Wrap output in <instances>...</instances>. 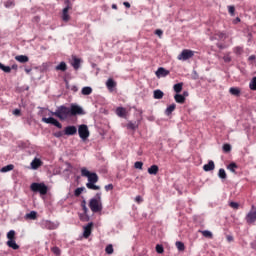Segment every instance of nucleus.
<instances>
[{
  "mask_svg": "<svg viewBox=\"0 0 256 256\" xmlns=\"http://www.w3.org/2000/svg\"><path fill=\"white\" fill-rule=\"evenodd\" d=\"M148 173L149 175H157L159 173V166L157 165H152L148 168Z\"/></svg>",
  "mask_w": 256,
  "mask_h": 256,
  "instance_id": "412c9836",
  "label": "nucleus"
},
{
  "mask_svg": "<svg viewBox=\"0 0 256 256\" xmlns=\"http://www.w3.org/2000/svg\"><path fill=\"white\" fill-rule=\"evenodd\" d=\"M245 220L248 223V225H252V223H255V221H256V207L255 206H252L251 210L246 215Z\"/></svg>",
  "mask_w": 256,
  "mask_h": 256,
  "instance_id": "0eeeda50",
  "label": "nucleus"
},
{
  "mask_svg": "<svg viewBox=\"0 0 256 256\" xmlns=\"http://www.w3.org/2000/svg\"><path fill=\"white\" fill-rule=\"evenodd\" d=\"M16 61H18L19 63H27L29 61V57L25 56V55H19L15 57Z\"/></svg>",
  "mask_w": 256,
  "mask_h": 256,
  "instance_id": "393cba45",
  "label": "nucleus"
},
{
  "mask_svg": "<svg viewBox=\"0 0 256 256\" xmlns=\"http://www.w3.org/2000/svg\"><path fill=\"white\" fill-rule=\"evenodd\" d=\"M195 55V51L184 49L179 55L178 59L179 61H187L188 59H191Z\"/></svg>",
  "mask_w": 256,
  "mask_h": 256,
  "instance_id": "423d86ee",
  "label": "nucleus"
},
{
  "mask_svg": "<svg viewBox=\"0 0 256 256\" xmlns=\"http://www.w3.org/2000/svg\"><path fill=\"white\" fill-rule=\"evenodd\" d=\"M11 249L17 250L19 249V246L17 245V242L15 240H8L6 243Z\"/></svg>",
  "mask_w": 256,
  "mask_h": 256,
  "instance_id": "c85d7f7f",
  "label": "nucleus"
},
{
  "mask_svg": "<svg viewBox=\"0 0 256 256\" xmlns=\"http://www.w3.org/2000/svg\"><path fill=\"white\" fill-rule=\"evenodd\" d=\"M65 135H77V127L75 126H67L64 129Z\"/></svg>",
  "mask_w": 256,
  "mask_h": 256,
  "instance_id": "dca6fc26",
  "label": "nucleus"
},
{
  "mask_svg": "<svg viewBox=\"0 0 256 256\" xmlns=\"http://www.w3.org/2000/svg\"><path fill=\"white\" fill-rule=\"evenodd\" d=\"M51 251L52 253H54V255H57V256L61 255V249H59V247L57 246L52 247Z\"/></svg>",
  "mask_w": 256,
  "mask_h": 256,
  "instance_id": "ea45409f",
  "label": "nucleus"
},
{
  "mask_svg": "<svg viewBox=\"0 0 256 256\" xmlns=\"http://www.w3.org/2000/svg\"><path fill=\"white\" fill-rule=\"evenodd\" d=\"M141 201H143V198L141 196H136L135 202L136 203H141Z\"/></svg>",
  "mask_w": 256,
  "mask_h": 256,
  "instance_id": "13d9d810",
  "label": "nucleus"
},
{
  "mask_svg": "<svg viewBox=\"0 0 256 256\" xmlns=\"http://www.w3.org/2000/svg\"><path fill=\"white\" fill-rule=\"evenodd\" d=\"M41 165H43V161H41V159L39 158H34L30 164L31 169H33L34 171H37V169L41 167Z\"/></svg>",
  "mask_w": 256,
  "mask_h": 256,
  "instance_id": "f8f14e48",
  "label": "nucleus"
},
{
  "mask_svg": "<svg viewBox=\"0 0 256 256\" xmlns=\"http://www.w3.org/2000/svg\"><path fill=\"white\" fill-rule=\"evenodd\" d=\"M74 69L77 71V69H79V65H74Z\"/></svg>",
  "mask_w": 256,
  "mask_h": 256,
  "instance_id": "0e129e2a",
  "label": "nucleus"
},
{
  "mask_svg": "<svg viewBox=\"0 0 256 256\" xmlns=\"http://www.w3.org/2000/svg\"><path fill=\"white\" fill-rule=\"evenodd\" d=\"M187 95H188L187 92H184V93H183V96H184V97H187Z\"/></svg>",
  "mask_w": 256,
  "mask_h": 256,
  "instance_id": "774afa93",
  "label": "nucleus"
},
{
  "mask_svg": "<svg viewBox=\"0 0 256 256\" xmlns=\"http://www.w3.org/2000/svg\"><path fill=\"white\" fill-rule=\"evenodd\" d=\"M165 94L160 89L154 90L153 97L154 99H163Z\"/></svg>",
  "mask_w": 256,
  "mask_h": 256,
  "instance_id": "5701e85b",
  "label": "nucleus"
},
{
  "mask_svg": "<svg viewBox=\"0 0 256 256\" xmlns=\"http://www.w3.org/2000/svg\"><path fill=\"white\" fill-rule=\"evenodd\" d=\"M75 115H83V108H81L79 105L72 104L70 107V117Z\"/></svg>",
  "mask_w": 256,
  "mask_h": 256,
  "instance_id": "1a4fd4ad",
  "label": "nucleus"
},
{
  "mask_svg": "<svg viewBox=\"0 0 256 256\" xmlns=\"http://www.w3.org/2000/svg\"><path fill=\"white\" fill-rule=\"evenodd\" d=\"M83 191H85V188H84V187L77 188V189L74 191L75 197H79V195H81V193H83Z\"/></svg>",
  "mask_w": 256,
  "mask_h": 256,
  "instance_id": "a19ab883",
  "label": "nucleus"
},
{
  "mask_svg": "<svg viewBox=\"0 0 256 256\" xmlns=\"http://www.w3.org/2000/svg\"><path fill=\"white\" fill-rule=\"evenodd\" d=\"M234 53H235L236 55H241V54L243 53V47H241V46L235 47V48H234Z\"/></svg>",
  "mask_w": 256,
  "mask_h": 256,
  "instance_id": "37998d69",
  "label": "nucleus"
},
{
  "mask_svg": "<svg viewBox=\"0 0 256 256\" xmlns=\"http://www.w3.org/2000/svg\"><path fill=\"white\" fill-rule=\"evenodd\" d=\"M218 176L220 179H227V173L225 172V169H219Z\"/></svg>",
  "mask_w": 256,
  "mask_h": 256,
  "instance_id": "c9c22d12",
  "label": "nucleus"
},
{
  "mask_svg": "<svg viewBox=\"0 0 256 256\" xmlns=\"http://www.w3.org/2000/svg\"><path fill=\"white\" fill-rule=\"evenodd\" d=\"M226 239H227L228 243H231V242L233 241V236L228 235V236L226 237Z\"/></svg>",
  "mask_w": 256,
  "mask_h": 256,
  "instance_id": "052dcab7",
  "label": "nucleus"
},
{
  "mask_svg": "<svg viewBox=\"0 0 256 256\" xmlns=\"http://www.w3.org/2000/svg\"><path fill=\"white\" fill-rule=\"evenodd\" d=\"M13 115H21V110L20 109H15L13 110Z\"/></svg>",
  "mask_w": 256,
  "mask_h": 256,
  "instance_id": "4d7b16f0",
  "label": "nucleus"
},
{
  "mask_svg": "<svg viewBox=\"0 0 256 256\" xmlns=\"http://www.w3.org/2000/svg\"><path fill=\"white\" fill-rule=\"evenodd\" d=\"M7 239H8V241L15 240V230H10L7 233Z\"/></svg>",
  "mask_w": 256,
  "mask_h": 256,
  "instance_id": "e433bc0d",
  "label": "nucleus"
},
{
  "mask_svg": "<svg viewBox=\"0 0 256 256\" xmlns=\"http://www.w3.org/2000/svg\"><path fill=\"white\" fill-rule=\"evenodd\" d=\"M0 69H1V71H4V73H11L10 66L0 65Z\"/></svg>",
  "mask_w": 256,
  "mask_h": 256,
  "instance_id": "79ce46f5",
  "label": "nucleus"
},
{
  "mask_svg": "<svg viewBox=\"0 0 256 256\" xmlns=\"http://www.w3.org/2000/svg\"><path fill=\"white\" fill-rule=\"evenodd\" d=\"M44 227L46 229H49L50 231H53L59 228V222H52V221L46 220L44 221Z\"/></svg>",
  "mask_w": 256,
  "mask_h": 256,
  "instance_id": "9d476101",
  "label": "nucleus"
},
{
  "mask_svg": "<svg viewBox=\"0 0 256 256\" xmlns=\"http://www.w3.org/2000/svg\"><path fill=\"white\" fill-rule=\"evenodd\" d=\"M69 9H71V6H66L62 11V20L67 23L71 19V16H69Z\"/></svg>",
  "mask_w": 256,
  "mask_h": 256,
  "instance_id": "4468645a",
  "label": "nucleus"
},
{
  "mask_svg": "<svg viewBox=\"0 0 256 256\" xmlns=\"http://www.w3.org/2000/svg\"><path fill=\"white\" fill-rule=\"evenodd\" d=\"M59 65H67L65 62H60Z\"/></svg>",
  "mask_w": 256,
  "mask_h": 256,
  "instance_id": "338daca9",
  "label": "nucleus"
},
{
  "mask_svg": "<svg viewBox=\"0 0 256 256\" xmlns=\"http://www.w3.org/2000/svg\"><path fill=\"white\" fill-rule=\"evenodd\" d=\"M81 93L82 95H91V93H93V88L85 86L82 88Z\"/></svg>",
  "mask_w": 256,
  "mask_h": 256,
  "instance_id": "bb28decb",
  "label": "nucleus"
},
{
  "mask_svg": "<svg viewBox=\"0 0 256 256\" xmlns=\"http://www.w3.org/2000/svg\"><path fill=\"white\" fill-rule=\"evenodd\" d=\"M175 245H176L178 251H185V244L183 242L177 241L175 243Z\"/></svg>",
  "mask_w": 256,
  "mask_h": 256,
  "instance_id": "f704fd0d",
  "label": "nucleus"
},
{
  "mask_svg": "<svg viewBox=\"0 0 256 256\" xmlns=\"http://www.w3.org/2000/svg\"><path fill=\"white\" fill-rule=\"evenodd\" d=\"M25 219H30L32 221H35V219H37V212L36 211H31L30 213H27L25 215Z\"/></svg>",
  "mask_w": 256,
  "mask_h": 256,
  "instance_id": "a878e982",
  "label": "nucleus"
},
{
  "mask_svg": "<svg viewBox=\"0 0 256 256\" xmlns=\"http://www.w3.org/2000/svg\"><path fill=\"white\" fill-rule=\"evenodd\" d=\"M15 166L13 164L6 165L0 169V173H9V171H13Z\"/></svg>",
  "mask_w": 256,
  "mask_h": 256,
  "instance_id": "4be33fe9",
  "label": "nucleus"
},
{
  "mask_svg": "<svg viewBox=\"0 0 256 256\" xmlns=\"http://www.w3.org/2000/svg\"><path fill=\"white\" fill-rule=\"evenodd\" d=\"M139 121H129L126 125L127 129H130L131 131H137L139 129Z\"/></svg>",
  "mask_w": 256,
  "mask_h": 256,
  "instance_id": "f3484780",
  "label": "nucleus"
},
{
  "mask_svg": "<svg viewBox=\"0 0 256 256\" xmlns=\"http://www.w3.org/2000/svg\"><path fill=\"white\" fill-rule=\"evenodd\" d=\"M123 5L126 9H131V4L129 2H124Z\"/></svg>",
  "mask_w": 256,
  "mask_h": 256,
  "instance_id": "bf43d9fd",
  "label": "nucleus"
},
{
  "mask_svg": "<svg viewBox=\"0 0 256 256\" xmlns=\"http://www.w3.org/2000/svg\"><path fill=\"white\" fill-rule=\"evenodd\" d=\"M9 3H10V5H15V4H13V2H7L6 7H9Z\"/></svg>",
  "mask_w": 256,
  "mask_h": 256,
  "instance_id": "e2e57ef3",
  "label": "nucleus"
},
{
  "mask_svg": "<svg viewBox=\"0 0 256 256\" xmlns=\"http://www.w3.org/2000/svg\"><path fill=\"white\" fill-rule=\"evenodd\" d=\"M135 169H143V162L137 161L134 164Z\"/></svg>",
  "mask_w": 256,
  "mask_h": 256,
  "instance_id": "09e8293b",
  "label": "nucleus"
},
{
  "mask_svg": "<svg viewBox=\"0 0 256 256\" xmlns=\"http://www.w3.org/2000/svg\"><path fill=\"white\" fill-rule=\"evenodd\" d=\"M89 208L92 213H100V211H103V200L101 198V192L96 193V195L90 199Z\"/></svg>",
  "mask_w": 256,
  "mask_h": 256,
  "instance_id": "f257e3e1",
  "label": "nucleus"
},
{
  "mask_svg": "<svg viewBox=\"0 0 256 256\" xmlns=\"http://www.w3.org/2000/svg\"><path fill=\"white\" fill-rule=\"evenodd\" d=\"M229 206H230L232 209H239V203H237V202H230V203H229Z\"/></svg>",
  "mask_w": 256,
  "mask_h": 256,
  "instance_id": "8fccbe9b",
  "label": "nucleus"
},
{
  "mask_svg": "<svg viewBox=\"0 0 256 256\" xmlns=\"http://www.w3.org/2000/svg\"><path fill=\"white\" fill-rule=\"evenodd\" d=\"M81 175L82 177H87L88 183H97V181H99L97 173H91L87 168H81Z\"/></svg>",
  "mask_w": 256,
  "mask_h": 256,
  "instance_id": "20e7f679",
  "label": "nucleus"
},
{
  "mask_svg": "<svg viewBox=\"0 0 256 256\" xmlns=\"http://www.w3.org/2000/svg\"><path fill=\"white\" fill-rule=\"evenodd\" d=\"M231 151V145L230 144H224L223 145V152L224 153H229Z\"/></svg>",
  "mask_w": 256,
  "mask_h": 256,
  "instance_id": "49530a36",
  "label": "nucleus"
},
{
  "mask_svg": "<svg viewBox=\"0 0 256 256\" xmlns=\"http://www.w3.org/2000/svg\"><path fill=\"white\" fill-rule=\"evenodd\" d=\"M86 187L92 191H99V189H101V187L97 186L95 183H86Z\"/></svg>",
  "mask_w": 256,
  "mask_h": 256,
  "instance_id": "cd10ccee",
  "label": "nucleus"
},
{
  "mask_svg": "<svg viewBox=\"0 0 256 256\" xmlns=\"http://www.w3.org/2000/svg\"><path fill=\"white\" fill-rule=\"evenodd\" d=\"M78 135L82 141H87L89 139V127L85 124H81L78 126Z\"/></svg>",
  "mask_w": 256,
  "mask_h": 256,
  "instance_id": "39448f33",
  "label": "nucleus"
},
{
  "mask_svg": "<svg viewBox=\"0 0 256 256\" xmlns=\"http://www.w3.org/2000/svg\"><path fill=\"white\" fill-rule=\"evenodd\" d=\"M175 104H171L170 106H168L165 110L166 115H171V113H173V111H175Z\"/></svg>",
  "mask_w": 256,
  "mask_h": 256,
  "instance_id": "473e14b6",
  "label": "nucleus"
},
{
  "mask_svg": "<svg viewBox=\"0 0 256 256\" xmlns=\"http://www.w3.org/2000/svg\"><path fill=\"white\" fill-rule=\"evenodd\" d=\"M105 191H113V184H108L105 186Z\"/></svg>",
  "mask_w": 256,
  "mask_h": 256,
  "instance_id": "5fc2aeb1",
  "label": "nucleus"
},
{
  "mask_svg": "<svg viewBox=\"0 0 256 256\" xmlns=\"http://www.w3.org/2000/svg\"><path fill=\"white\" fill-rule=\"evenodd\" d=\"M106 87H107L108 91H113V89H115L117 87V82H115V80H113V78H109L106 81Z\"/></svg>",
  "mask_w": 256,
  "mask_h": 256,
  "instance_id": "2eb2a0df",
  "label": "nucleus"
},
{
  "mask_svg": "<svg viewBox=\"0 0 256 256\" xmlns=\"http://www.w3.org/2000/svg\"><path fill=\"white\" fill-rule=\"evenodd\" d=\"M91 229H93V222H90L86 226H84L83 236L85 237V239L91 236Z\"/></svg>",
  "mask_w": 256,
  "mask_h": 256,
  "instance_id": "9b49d317",
  "label": "nucleus"
},
{
  "mask_svg": "<svg viewBox=\"0 0 256 256\" xmlns=\"http://www.w3.org/2000/svg\"><path fill=\"white\" fill-rule=\"evenodd\" d=\"M43 123H47V125H54V127H57L58 129H62L63 125L60 124L59 120L49 117V118H42Z\"/></svg>",
  "mask_w": 256,
  "mask_h": 256,
  "instance_id": "6e6552de",
  "label": "nucleus"
},
{
  "mask_svg": "<svg viewBox=\"0 0 256 256\" xmlns=\"http://www.w3.org/2000/svg\"><path fill=\"white\" fill-rule=\"evenodd\" d=\"M229 93L230 95H234V97H239V95H241V89L238 87H231L229 89Z\"/></svg>",
  "mask_w": 256,
  "mask_h": 256,
  "instance_id": "aec40b11",
  "label": "nucleus"
},
{
  "mask_svg": "<svg viewBox=\"0 0 256 256\" xmlns=\"http://www.w3.org/2000/svg\"><path fill=\"white\" fill-rule=\"evenodd\" d=\"M174 99H175L176 103H180V104L185 103V97L181 94H176L174 96Z\"/></svg>",
  "mask_w": 256,
  "mask_h": 256,
  "instance_id": "c756f323",
  "label": "nucleus"
},
{
  "mask_svg": "<svg viewBox=\"0 0 256 256\" xmlns=\"http://www.w3.org/2000/svg\"><path fill=\"white\" fill-rule=\"evenodd\" d=\"M227 169L229 171H231V173H235V170L237 169V164H235L234 162L230 163L228 166H227Z\"/></svg>",
  "mask_w": 256,
  "mask_h": 256,
  "instance_id": "4c0bfd02",
  "label": "nucleus"
},
{
  "mask_svg": "<svg viewBox=\"0 0 256 256\" xmlns=\"http://www.w3.org/2000/svg\"><path fill=\"white\" fill-rule=\"evenodd\" d=\"M71 91H74V93H77L79 91V88H77V86H72Z\"/></svg>",
  "mask_w": 256,
  "mask_h": 256,
  "instance_id": "680f3d73",
  "label": "nucleus"
},
{
  "mask_svg": "<svg viewBox=\"0 0 256 256\" xmlns=\"http://www.w3.org/2000/svg\"><path fill=\"white\" fill-rule=\"evenodd\" d=\"M30 189L31 191H33L34 193H40V195H47V185H45V183H37L34 182L30 185Z\"/></svg>",
  "mask_w": 256,
  "mask_h": 256,
  "instance_id": "7ed1b4c3",
  "label": "nucleus"
},
{
  "mask_svg": "<svg viewBox=\"0 0 256 256\" xmlns=\"http://www.w3.org/2000/svg\"><path fill=\"white\" fill-rule=\"evenodd\" d=\"M192 79H199V74H197V71H193Z\"/></svg>",
  "mask_w": 256,
  "mask_h": 256,
  "instance_id": "6e6d98bb",
  "label": "nucleus"
},
{
  "mask_svg": "<svg viewBox=\"0 0 256 256\" xmlns=\"http://www.w3.org/2000/svg\"><path fill=\"white\" fill-rule=\"evenodd\" d=\"M163 251H164L163 246L157 244V245H156V252L159 253V254H161V253H163Z\"/></svg>",
  "mask_w": 256,
  "mask_h": 256,
  "instance_id": "603ef678",
  "label": "nucleus"
},
{
  "mask_svg": "<svg viewBox=\"0 0 256 256\" xmlns=\"http://www.w3.org/2000/svg\"><path fill=\"white\" fill-rule=\"evenodd\" d=\"M224 63H231V56L229 54L224 55Z\"/></svg>",
  "mask_w": 256,
  "mask_h": 256,
  "instance_id": "3c124183",
  "label": "nucleus"
},
{
  "mask_svg": "<svg viewBox=\"0 0 256 256\" xmlns=\"http://www.w3.org/2000/svg\"><path fill=\"white\" fill-rule=\"evenodd\" d=\"M229 14L234 17L235 16V6H228Z\"/></svg>",
  "mask_w": 256,
  "mask_h": 256,
  "instance_id": "a18cd8bd",
  "label": "nucleus"
},
{
  "mask_svg": "<svg viewBox=\"0 0 256 256\" xmlns=\"http://www.w3.org/2000/svg\"><path fill=\"white\" fill-rule=\"evenodd\" d=\"M70 63L71 65H81V63H83V60L75 55H72V61H70Z\"/></svg>",
  "mask_w": 256,
  "mask_h": 256,
  "instance_id": "b1692460",
  "label": "nucleus"
},
{
  "mask_svg": "<svg viewBox=\"0 0 256 256\" xmlns=\"http://www.w3.org/2000/svg\"><path fill=\"white\" fill-rule=\"evenodd\" d=\"M251 91H256V77H253L249 83Z\"/></svg>",
  "mask_w": 256,
  "mask_h": 256,
  "instance_id": "72a5a7b5",
  "label": "nucleus"
},
{
  "mask_svg": "<svg viewBox=\"0 0 256 256\" xmlns=\"http://www.w3.org/2000/svg\"><path fill=\"white\" fill-rule=\"evenodd\" d=\"M167 75H169V70L163 67L158 68L156 71V77H158V79H161V77H167Z\"/></svg>",
  "mask_w": 256,
  "mask_h": 256,
  "instance_id": "ddd939ff",
  "label": "nucleus"
},
{
  "mask_svg": "<svg viewBox=\"0 0 256 256\" xmlns=\"http://www.w3.org/2000/svg\"><path fill=\"white\" fill-rule=\"evenodd\" d=\"M155 35L159 36V38L161 39V37H163V30L161 29L155 30Z\"/></svg>",
  "mask_w": 256,
  "mask_h": 256,
  "instance_id": "864d4df0",
  "label": "nucleus"
},
{
  "mask_svg": "<svg viewBox=\"0 0 256 256\" xmlns=\"http://www.w3.org/2000/svg\"><path fill=\"white\" fill-rule=\"evenodd\" d=\"M200 233L203 235V237H206L207 239H213V233L209 230H202Z\"/></svg>",
  "mask_w": 256,
  "mask_h": 256,
  "instance_id": "7c9ffc66",
  "label": "nucleus"
},
{
  "mask_svg": "<svg viewBox=\"0 0 256 256\" xmlns=\"http://www.w3.org/2000/svg\"><path fill=\"white\" fill-rule=\"evenodd\" d=\"M175 93H181V91H183V83H177L174 85L173 87Z\"/></svg>",
  "mask_w": 256,
  "mask_h": 256,
  "instance_id": "2f4dec72",
  "label": "nucleus"
},
{
  "mask_svg": "<svg viewBox=\"0 0 256 256\" xmlns=\"http://www.w3.org/2000/svg\"><path fill=\"white\" fill-rule=\"evenodd\" d=\"M56 71H67V65H57Z\"/></svg>",
  "mask_w": 256,
  "mask_h": 256,
  "instance_id": "de8ad7c7",
  "label": "nucleus"
},
{
  "mask_svg": "<svg viewBox=\"0 0 256 256\" xmlns=\"http://www.w3.org/2000/svg\"><path fill=\"white\" fill-rule=\"evenodd\" d=\"M204 171H213L215 169V162L210 160L207 164L203 166Z\"/></svg>",
  "mask_w": 256,
  "mask_h": 256,
  "instance_id": "6ab92c4d",
  "label": "nucleus"
},
{
  "mask_svg": "<svg viewBox=\"0 0 256 256\" xmlns=\"http://www.w3.org/2000/svg\"><path fill=\"white\" fill-rule=\"evenodd\" d=\"M248 62H249L251 65L256 64V56H255V55L249 56Z\"/></svg>",
  "mask_w": 256,
  "mask_h": 256,
  "instance_id": "c03bdc74",
  "label": "nucleus"
},
{
  "mask_svg": "<svg viewBox=\"0 0 256 256\" xmlns=\"http://www.w3.org/2000/svg\"><path fill=\"white\" fill-rule=\"evenodd\" d=\"M223 37H225V34L221 33L220 34V39H223Z\"/></svg>",
  "mask_w": 256,
  "mask_h": 256,
  "instance_id": "69168bd1",
  "label": "nucleus"
},
{
  "mask_svg": "<svg viewBox=\"0 0 256 256\" xmlns=\"http://www.w3.org/2000/svg\"><path fill=\"white\" fill-rule=\"evenodd\" d=\"M116 115H118V117L125 118L127 117V110L123 107H118L116 109Z\"/></svg>",
  "mask_w": 256,
  "mask_h": 256,
  "instance_id": "a211bd4d",
  "label": "nucleus"
},
{
  "mask_svg": "<svg viewBox=\"0 0 256 256\" xmlns=\"http://www.w3.org/2000/svg\"><path fill=\"white\" fill-rule=\"evenodd\" d=\"M105 251H106V253H107V255H113V244H109V245H107L106 246V248H105Z\"/></svg>",
  "mask_w": 256,
  "mask_h": 256,
  "instance_id": "58836bf2",
  "label": "nucleus"
},
{
  "mask_svg": "<svg viewBox=\"0 0 256 256\" xmlns=\"http://www.w3.org/2000/svg\"><path fill=\"white\" fill-rule=\"evenodd\" d=\"M50 113L51 115H54V117L60 119V121H66V119L71 117L70 108L65 105L58 106L55 112L50 111Z\"/></svg>",
  "mask_w": 256,
  "mask_h": 256,
  "instance_id": "f03ea898",
  "label": "nucleus"
}]
</instances>
